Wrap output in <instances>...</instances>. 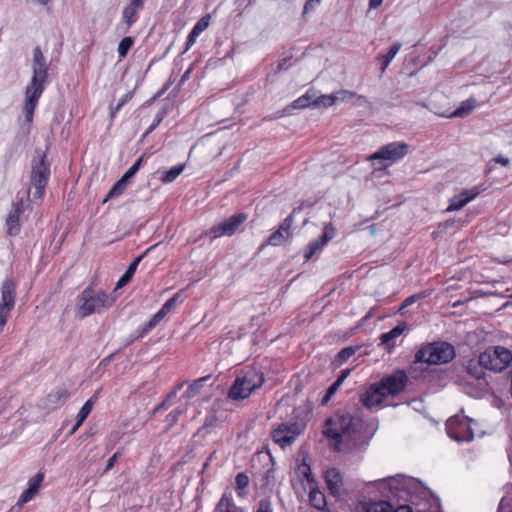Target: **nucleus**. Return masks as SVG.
<instances>
[{"label": "nucleus", "mask_w": 512, "mask_h": 512, "mask_svg": "<svg viewBox=\"0 0 512 512\" xmlns=\"http://www.w3.org/2000/svg\"><path fill=\"white\" fill-rule=\"evenodd\" d=\"M323 435L333 440L331 447L338 452L360 449L370 439L363 419L348 411H338L329 417L325 421Z\"/></svg>", "instance_id": "obj_1"}, {"label": "nucleus", "mask_w": 512, "mask_h": 512, "mask_svg": "<svg viewBox=\"0 0 512 512\" xmlns=\"http://www.w3.org/2000/svg\"><path fill=\"white\" fill-rule=\"evenodd\" d=\"M32 78L26 88L24 114L28 123L32 122L34 111L44 91L48 77V66L39 47L33 50Z\"/></svg>", "instance_id": "obj_2"}, {"label": "nucleus", "mask_w": 512, "mask_h": 512, "mask_svg": "<svg viewBox=\"0 0 512 512\" xmlns=\"http://www.w3.org/2000/svg\"><path fill=\"white\" fill-rule=\"evenodd\" d=\"M388 485L395 496L410 502L412 505H417L420 500L427 498L430 494V491L413 477L403 475L391 477Z\"/></svg>", "instance_id": "obj_3"}, {"label": "nucleus", "mask_w": 512, "mask_h": 512, "mask_svg": "<svg viewBox=\"0 0 512 512\" xmlns=\"http://www.w3.org/2000/svg\"><path fill=\"white\" fill-rule=\"evenodd\" d=\"M113 299L103 290L88 287L77 298L75 312L80 318L94 313H101L111 307Z\"/></svg>", "instance_id": "obj_4"}, {"label": "nucleus", "mask_w": 512, "mask_h": 512, "mask_svg": "<svg viewBox=\"0 0 512 512\" xmlns=\"http://www.w3.org/2000/svg\"><path fill=\"white\" fill-rule=\"evenodd\" d=\"M455 357L454 347L443 341L432 342L421 347L415 354L414 365L426 363L439 365L450 362Z\"/></svg>", "instance_id": "obj_5"}, {"label": "nucleus", "mask_w": 512, "mask_h": 512, "mask_svg": "<svg viewBox=\"0 0 512 512\" xmlns=\"http://www.w3.org/2000/svg\"><path fill=\"white\" fill-rule=\"evenodd\" d=\"M479 356L480 364L493 372L504 371L512 362V352L500 345L488 347Z\"/></svg>", "instance_id": "obj_6"}, {"label": "nucleus", "mask_w": 512, "mask_h": 512, "mask_svg": "<svg viewBox=\"0 0 512 512\" xmlns=\"http://www.w3.org/2000/svg\"><path fill=\"white\" fill-rule=\"evenodd\" d=\"M50 175L49 164L46 162L45 155L32 163L30 176L31 188L28 193L32 192L34 199H41Z\"/></svg>", "instance_id": "obj_7"}, {"label": "nucleus", "mask_w": 512, "mask_h": 512, "mask_svg": "<svg viewBox=\"0 0 512 512\" xmlns=\"http://www.w3.org/2000/svg\"><path fill=\"white\" fill-rule=\"evenodd\" d=\"M472 419L457 414L451 417L446 423L447 434L457 442H469L474 438V432L471 427Z\"/></svg>", "instance_id": "obj_8"}, {"label": "nucleus", "mask_w": 512, "mask_h": 512, "mask_svg": "<svg viewBox=\"0 0 512 512\" xmlns=\"http://www.w3.org/2000/svg\"><path fill=\"white\" fill-rule=\"evenodd\" d=\"M408 148V145L404 142H391L382 146L369 159L371 161H380V168L387 167L404 158L408 153Z\"/></svg>", "instance_id": "obj_9"}, {"label": "nucleus", "mask_w": 512, "mask_h": 512, "mask_svg": "<svg viewBox=\"0 0 512 512\" xmlns=\"http://www.w3.org/2000/svg\"><path fill=\"white\" fill-rule=\"evenodd\" d=\"M16 284L11 278H6L1 285L0 298V334L6 325L11 311L15 306Z\"/></svg>", "instance_id": "obj_10"}, {"label": "nucleus", "mask_w": 512, "mask_h": 512, "mask_svg": "<svg viewBox=\"0 0 512 512\" xmlns=\"http://www.w3.org/2000/svg\"><path fill=\"white\" fill-rule=\"evenodd\" d=\"M305 429V424L300 422L281 423L272 432V437L275 443L279 444L282 448L291 445L296 438L302 434Z\"/></svg>", "instance_id": "obj_11"}, {"label": "nucleus", "mask_w": 512, "mask_h": 512, "mask_svg": "<svg viewBox=\"0 0 512 512\" xmlns=\"http://www.w3.org/2000/svg\"><path fill=\"white\" fill-rule=\"evenodd\" d=\"M256 373L254 371L239 375L229 390L228 396L232 400L247 398L256 388Z\"/></svg>", "instance_id": "obj_12"}, {"label": "nucleus", "mask_w": 512, "mask_h": 512, "mask_svg": "<svg viewBox=\"0 0 512 512\" xmlns=\"http://www.w3.org/2000/svg\"><path fill=\"white\" fill-rule=\"evenodd\" d=\"M246 219L247 216L243 213L235 214L225 221L212 226L206 234L211 235L213 239L232 236Z\"/></svg>", "instance_id": "obj_13"}, {"label": "nucleus", "mask_w": 512, "mask_h": 512, "mask_svg": "<svg viewBox=\"0 0 512 512\" xmlns=\"http://www.w3.org/2000/svg\"><path fill=\"white\" fill-rule=\"evenodd\" d=\"M407 381L406 373L403 370H397L392 375L383 378L378 387L385 392V395H397L404 390Z\"/></svg>", "instance_id": "obj_14"}, {"label": "nucleus", "mask_w": 512, "mask_h": 512, "mask_svg": "<svg viewBox=\"0 0 512 512\" xmlns=\"http://www.w3.org/2000/svg\"><path fill=\"white\" fill-rule=\"evenodd\" d=\"M336 229L332 223L325 224L322 235L319 239L311 241L306 248L304 258L310 260L315 254L323 249V247L335 237Z\"/></svg>", "instance_id": "obj_15"}, {"label": "nucleus", "mask_w": 512, "mask_h": 512, "mask_svg": "<svg viewBox=\"0 0 512 512\" xmlns=\"http://www.w3.org/2000/svg\"><path fill=\"white\" fill-rule=\"evenodd\" d=\"M293 223L292 215L286 217L279 228L268 237L267 241L261 245L258 251L266 245L279 246L284 244L291 236V226Z\"/></svg>", "instance_id": "obj_16"}, {"label": "nucleus", "mask_w": 512, "mask_h": 512, "mask_svg": "<svg viewBox=\"0 0 512 512\" xmlns=\"http://www.w3.org/2000/svg\"><path fill=\"white\" fill-rule=\"evenodd\" d=\"M23 212V200H20L13 204L12 209L6 218V227L8 234L17 235L20 232V216Z\"/></svg>", "instance_id": "obj_17"}, {"label": "nucleus", "mask_w": 512, "mask_h": 512, "mask_svg": "<svg viewBox=\"0 0 512 512\" xmlns=\"http://www.w3.org/2000/svg\"><path fill=\"white\" fill-rule=\"evenodd\" d=\"M43 479V474L38 473L29 480L27 489L23 491L17 501V506L22 507L38 494Z\"/></svg>", "instance_id": "obj_18"}, {"label": "nucleus", "mask_w": 512, "mask_h": 512, "mask_svg": "<svg viewBox=\"0 0 512 512\" xmlns=\"http://www.w3.org/2000/svg\"><path fill=\"white\" fill-rule=\"evenodd\" d=\"M479 193L480 191L477 187H474L470 190H463L461 193L451 198L447 211L460 210L468 202L473 200Z\"/></svg>", "instance_id": "obj_19"}, {"label": "nucleus", "mask_w": 512, "mask_h": 512, "mask_svg": "<svg viewBox=\"0 0 512 512\" xmlns=\"http://www.w3.org/2000/svg\"><path fill=\"white\" fill-rule=\"evenodd\" d=\"M385 396V392L381 391V389L376 385L370 386L363 394L360 396V402L363 406L367 408H372L376 405L382 403L383 398Z\"/></svg>", "instance_id": "obj_20"}, {"label": "nucleus", "mask_w": 512, "mask_h": 512, "mask_svg": "<svg viewBox=\"0 0 512 512\" xmlns=\"http://www.w3.org/2000/svg\"><path fill=\"white\" fill-rule=\"evenodd\" d=\"M393 506L388 501L359 502L353 512H392Z\"/></svg>", "instance_id": "obj_21"}, {"label": "nucleus", "mask_w": 512, "mask_h": 512, "mask_svg": "<svg viewBox=\"0 0 512 512\" xmlns=\"http://www.w3.org/2000/svg\"><path fill=\"white\" fill-rule=\"evenodd\" d=\"M325 480L330 493L339 495L343 485L341 473L336 468H330L325 472Z\"/></svg>", "instance_id": "obj_22"}, {"label": "nucleus", "mask_w": 512, "mask_h": 512, "mask_svg": "<svg viewBox=\"0 0 512 512\" xmlns=\"http://www.w3.org/2000/svg\"><path fill=\"white\" fill-rule=\"evenodd\" d=\"M145 0H130V3L123 9L122 19L127 24V26H131L137 20V14L144 7Z\"/></svg>", "instance_id": "obj_23"}, {"label": "nucleus", "mask_w": 512, "mask_h": 512, "mask_svg": "<svg viewBox=\"0 0 512 512\" xmlns=\"http://www.w3.org/2000/svg\"><path fill=\"white\" fill-rule=\"evenodd\" d=\"M210 19H211L210 15L207 14V15L203 16L194 25L193 29L191 30V32L189 33V35L187 37L186 49H185L186 51L189 50L196 43L199 35L209 27Z\"/></svg>", "instance_id": "obj_24"}, {"label": "nucleus", "mask_w": 512, "mask_h": 512, "mask_svg": "<svg viewBox=\"0 0 512 512\" xmlns=\"http://www.w3.org/2000/svg\"><path fill=\"white\" fill-rule=\"evenodd\" d=\"M466 370L471 377L479 381V385L481 387L484 388L487 386V382L484 380V370L486 369L482 364H480V356L478 357V360H470Z\"/></svg>", "instance_id": "obj_25"}, {"label": "nucleus", "mask_w": 512, "mask_h": 512, "mask_svg": "<svg viewBox=\"0 0 512 512\" xmlns=\"http://www.w3.org/2000/svg\"><path fill=\"white\" fill-rule=\"evenodd\" d=\"M406 325L404 323L398 324L394 328H392L389 332L383 333L380 336L381 343L386 345L388 348H392L395 346V338L399 337L405 330Z\"/></svg>", "instance_id": "obj_26"}, {"label": "nucleus", "mask_w": 512, "mask_h": 512, "mask_svg": "<svg viewBox=\"0 0 512 512\" xmlns=\"http://www.w3.org/2000/svg\"><path fill=\"white\" fill-rule=\"evenodd\" d=\"M146 255V252L143 253L142 255L136 257L129 265L128 269L126 270V272L120 277V279L118 280L117 282V285H116V288H121L123 286H125L126 284H128L130 282V280L132 279L139 263L141 262V260L144 258V256Z\"/></svg>", "instance_id": "obj_27"}, {"label": "nucleus", "mask_w": 512, "mask_h": 512, "mask_svg": "<svg viewBox=\"0 0 512 512\" xmlns=\"http://www.w3.org/2000/svg\"><path fill=\"white\" fill-rule=\"evenodd\" d=\"M213 512H243V510L233 503L231 495L224 494Z\"/></svg>", "instance_id": "obj_28"}, {"label": "nucleus", "mask_w": 512, "mask_h": 512, "mask_svg": "<svg viewBox=\"0 0 512 512\" xmlns=\"http://www.w3.org/2000/svg\"><path fill=\"white\" fill-rule=\"evenodd\" d=\"M401 48V43L396 42L394 43L388 52L384 55L378 56V60L381 62V73H384L389 66L390 62L393 60L395 55L398 53V51Z\"/></svg>", "instance_id": "obj_29"}, {"label": "nucleus", "mask_w": 512, "mask_h": 512, "mask_svg": "<svg viewBox=\"0 0 512 512\" xmlns=\"http://www.w3.org/2000/svg\"><path fill=\"white\" fill-rule=\"evenodd\" d=\"M185 164H178L169 170L163 171L161 180L164 183H171L173 182L185 169Z\"/></svg>", "instance_id": "obj_30"}, {"label": "nucleus", "mask_w": 512, "mask_h": 512, "mask_svg": "<svg viewBox=\"0 0 512 512\" xmlns=\"http://www.w3.org/2000/svg\"><path fill=\"white\" fill-rule=\"evenodd\" d=\"M309 501L313 507L318 510H323L326 506V499L324 494L318 490H312L309 494Z\"/></svg>", "instance_id": "obj_31"}, {"label": "nucleus", "mask_w": 512, "mask_h": 512, "mask_svg": "<svg viewBox=\"0 0 512 512\" xmlns=\"http://www.w3.org/2000/svg\"><path fill=\"white\" fill-rule=\"evenodd\" d=\"M128 179H126L124 176H122L110 189L105 201L109 198H114L117 196H120L127 187Z\"/></svg>", "instance_id": "obj_32"}, {"label": "nucleus", "mask_w": 512, "mask_h": 512, "mask_svg": "<svg viewBox=\"0 0 512 512\" xmlns=\"http://www.w3.org/2000/svg\"><path fill=\"white\" fill-rule=\"evenodd\" d=\"M207 377L199 378L198 380L194 381L192 384L189 385L186 392L184 393L183 397L190 399L195 397L200 390L203 387L204 382L206 381Z\"/></svg>", "instance_id": "obj_33"}, {"label": "nucleus", "mask_w": 512, "mask_h": 512, "mask_svg": "<svg viewBox=\"0 0 512 512\" xmlns=\"http://www.w3.org/2000/svg\"><path fill=\"white\" fill-rule=\"evenodd\" d=\"M236 490L239 496L246 494V488L249 485V477L245 473H238L235 478Z\"/></svg>", "instance_id": "obj_34"}, {"label": "nucleus", "mask_w": 512, "mask_h": 512, "mask_svg": "<svg viewBox=\"0 0 512 512\" xmlns=\"http://www.w3.org/2000/svg\"><path fill=\"white\" fill-rule=\"evenodd\" d=\"M338 99H340L339 96L337 95H321L320 97H318L317 99H315L313 101V106L315 107H320V106H323V107H329V106H332L336 101H338Z\"/></svg>", "instance_id": "obj_35"}, {"label": "nucleus", "mask_w": 512, "mask_h": 512, "mask_svg": "<svg viewBox=\"0 0 512 512\" xmlns=\"http://www.w3.org/2000/svg\"><path fill=\"white\" fill-rule=\"evenodd\" d=\"M309 106H313V102L312 96L308 92L294 100L292 103V108L294 109H303Z\"/></svg>", "instance_id": "obj_36"}, {"label": "nucleus", "mask_w": 512, "mask_h": 512, "mask_svg": "<svg viewBox=\"0 0 512 512\" xmlns=\"http://www.w3.org/2000/svg\"><path fill=\"white\" fill-rule=\"evenodd\" d=\"M132 45H133V39L131 37H124L120 41L118 48H117L119 57L124 58L127 55L130 48L132 47Z\"/></svg>", "instance_id": "obj_37"}, {"label": "nucleus", "mask_w": 512, "mask_h": 512, "mask_svg": "<svg viewBox=\"0 0 512 512\" xmlns=\"http://www.w3.org/2000/svg\"><path fill=\"white\" fill-rule=\"evenodd\" d=\"M93 400L92 399H89L83 406L82 408L80 409V411L78 412L77 414V420L80 422V423H83L85 421V419L88 417V415L90 414V412L92 411V408H93Z\"/></svg>", "instance_id": "obj_38"}, {"label": "nucleus", "mask_w": 512, "mask_h": 512, "mask_svg": "<svg viewBox=\"0 0 512 512\" xmlns=\"http://www.w3.org/2000/svg\"><path fill=\"white\" fill-rule=\"evenodd\" d=\"M355 352L356 349L354 347H345L338 352L336 360L339 362V364H342L343 362L347 361L351 356H353Z\"/></svg>", "instance_id": "obj_39"}, {"label": "nucleus", "mask_w": 512, "mask_h": 512, "mask_svg": "<svg viewBox=\"0 0 512 512\" xmlns=\"http://www.w3.org/2000/svg\"><path fill=\"white\" fill-rule=\"evenodd\" d=\"M68 397H69V393H68L67 390L59 389V390L51 392L48 395V400L51 403H57V402H59V401H61L63 399H67Z\"/></svg>", "instance_id": "obj_40"}, {"label": "nucleus", "mask_w": 512, "mask_h": 512, "mask_svg": "<svg viewBox=\"0 0 512 512\" xmlns=\"http://www.w3.org/2000/svg\"><path fill=\"white\" fill-rule=\"evenodd\" d=\"M144 158L145 155H142L140 158H138L137 161L124 173L123 176L128 180L131 179L142 166Z\"/></svg>", "instance_id": "obj_41"}, {"label": "nucleus", "mask_w": 512, "mask_h": 512, "mask_svg": "<svg viewBox=\"0 0 512 512\" xmlns=\"http://www.w3.org/2000/svg\"><path fill=\"white\" fill-rule=\"evenodd\" d=\"M474 106L466 101V102H463L462 105L457 108L454 112H453V116L454 117H463L467 114H469L472 110H473Z\"/></svg>", "instance_id": "obj_42"}, {"label": "nucleus", "mask_w": 512, "mask_h": 512, "mask_svg": "<svg viewBox=\"0 0 512 512\" xmlns=\"http://www.w3.org/2000/svg\"><path fill=\"white\" fill-rule=\"evenodd\" d=\"M185 409L186 407H178L167 415L166 421L169 423V426L174 425L178 421L180 415L185 411Z\"/></svg>", "instance_id": "obj_43"}, {"label": "nucleus", "mask_w": 512, "mask_h": 512, "mask_svg": "<svg viewBox=\"0 0 512 512\" xmlns=\"http://www.w3.org/2000/svg\"><path fill=\"white\" fill-rule=\"evenodd\" d=\"M164 319V316L159 311L153 315V317L147 323V329L150 330L154 328L159 322Z\"/></svg>", "instance_id": "obj_44"}, {"label": "nucleus", "mask_w": 512, "mask_h": 512, "mask_svg": "<svg viewBox=\"0 0 512 512\" xmlns=\"http://www.w3.org/2000/svg\"><path fill=\"white\" fill-rule=\"evenodd\" d=\"M182 384H179L176 389H180ZM177 390L173 391L165 401H163L159 406L154 409V412H157L160 409H166L170 405V400L176 396Z\"/></svg>", "instance_id": "obj_45"}, {"label": "nucleus", "mask_w": 512, "mask_h": 512, "mask_svg": "<svg viewBox=\"0 0 512 512\" xmlns=\"http://www.w3.org/2000/svg\"><path fill=\"white\" fill-rule=\"evenodd\" d=\"M132 98V95L130 93H127L123 98H121L112 111V116L115 115L130 99Z\"/></svg>", "instance_id": "obj_46"}, {"label": "nucleus", "mask_w": 512, "mask_h": 512, "mask_svg": "<svg viewBox=\"0 0 512 512\" xmlns=\"http://www.w3.org/2000/svg\"><path fill=\"white\" fill-rule=\"evenodd\" d=\"M291 59H292L291 57L280 59L278 62L277 70L278 71L287 70L292 65Z\"/></svg>", "instance_id": "obj_47"}, {"label": "nucleus", "mask_w": 512, "mask_h": 512, "mask_svg": "<svg viewBox=\"0 0 512 512\" xmlns=\"http://www.w3.org/2000/svg\"><path fill=\"white\" fill-rule=\"evenodd\" d=\"M180 296H181V292H178L172 298L168 299L164 303L165 308H167L168 310L171 311V309L176 305V303L179 300Z\"/></svg>", "instance_id": "obj_48"}, {"label": "nucleus", "mask_w": 512, "mask_h": 512, "mask_svg": "<svg viewBox=\"0 0 512 512\" xmlns=\"http://www.w3.org/2000/svg\"><path fill=\"white\" fill-rule=\"evenodd\" d=\"M334 95H337L340 97L339 100L343 101V100H346L348 98H352L354 96H356V94L354 92H351V91H347V90H341V91H338L337 93H335Z\"/></svg>", "instance_id": "obj_49"}, {"label": "nucleus", "mask_w": 512, "mask_h": 512, "mask_svg": "<svg viewBox=\"0 0 512 512\" xmlns=\"http://www.w3.org/2000/svg\"><path fill=\"white\" fill-rule=\"evenodd\" d=\"M258 512H272L270 503L266 500H262L259 504Z\"/></svg>", "instance_id": "obj_50"}, {"label": "nucleus", "mask_w": 512, "mask_h": 512, "mask_svg": "<svg viewBox=\"0 0 512 512\" xmlns=\"http://www.w3.org/2000/svg\"><path fill=\"white\" fill-rule=\"evenodd\" d=\"M320 2L321 0H306V3L304 5V11L307 12L309 10H313L314 7Z\"/></svg>", "instance_id": "obj_51"}, {"label": "nucleus", "mask_w": 512, "mask_h": 512, "mask_svg": "<svg viewBox=\"0 0 512 512\" xmlns=\"http://www.w3.org/2000/svg\"><path fill=\"white\" fill-rule=\"evenodd\" d=\"M418 298H419L418 295H412V296L406 298L405 301L403 302L402 306H401V309H404V308L408 307L409 305L414 303Z\"/></svg>", "instance_id": "obj_52"}, {"label": "nucleus", "mask_w": 512, "mask_h": 512, "mask_svg": "<svg viewBox=\"0 0 512 512\" xmlns=\"http://www.w3.org/2000/svg\"><path fill=\"white\" fill-rule=\"evenodd\" d=\"M411 511H412V508L407 504L399 505L396 509L393 507V510H392V512H411Z\"/></svg>", "instance_id": "obj_53"}, {"label": "nucleus", "mask_w": 512, "mask_h": 512, "mask_svg": "<svg viewBox=\"0 0 512 512\" xmlns=\"http://www.w3.org/2000/svg\"><path fill=\"white\" fill-rule=\"evenodd\" d=\"M341 385L342 384L338 383V381L336 380L326 391L328 392V394H332L333 396Z\"/></svg>", "instance_id": "obj_54"}, {"label": "nucleus", "mask_w": 512, "mask_h": 512, "mask_svg": "<svg viewBox=\"0 0 512 512\" xmlns=\"http://www.w3.org/2000/svg\"><path fill=\"white\" fill-rule=\"evenodd\" d=\"M350 374V369H345L341 372L340 376L336 379L338 383H343L347 376Z\"/></svg>", "instance_id": "obj_55"}, {"label": "nucleus", "mask_w": 512, "mask_h": 512, "mask_svg": "<svg viewBox=\"0 0 512 512\" xmlns=\"http://www.w3.org/2000/svg\"><path fill=\"white\" fill-rule=\"evenodd\" d=\"M494 161H495L496 163H499V164L503 165V166H506V165H508V164H509V159H508V158H506V157H503V156H498V157H496V158L494 159Z\"/></svg>", "instance_id": "obj_56"}, {"label": "nucleus", "mask_w": 512, "mask_h": 512, "mask_svg": "<svg viewBox=\"0 0 512 512\" xmlns=\"http://www.w3.org/2000/svg\"><path fill=\"white\" fill-rule=\"evenodd\" d=\"M116 459H117V455H116V454H114V455H113V456L108 460L107 465H106V469H105L106 471L110 470V469L114 466V464H115V462H116Z\"/></svg>", "instance_id": "obj_57"}, {"label": "nucleus", "mask_w": 512, "mask_h": 512, "mask_svg": "<svg viewBox=\"0 0 512 512\" xmlns=\"http://www.w3.org/2000/svg\"><path fill=\"white\" fill-rule=\"evenodd\" d=\"M383 0H369V7L376 9L382 4Z\"/></svg>", "instance_id": "obj_58"}, {"label": "nucleus", "mask_w": 512, "mask_h": 512, "mask_svg": "<svg viewBox=\"0 0 512 512\" xmlns=\"http://www.w3.org/2000/svg\"><path fill=\"white\" fill-rule=\"evenodd\" d=\"M331 397H332V394H328V392L326 391V394L324 395V397L321 400V405H326L330 401Z\"/></svg>", "instance_id": "obj_59"}, {"label": "nucleus", "mask_w": 512, "mask_h": 512, "mask_svg": "<svg viewBox=\"0 0 512 512\" xmlns=\"http://www.w3.org/2000/svg\"><path fill=\"white\" fill-rule=\"evenodd\" d=\"M302 473L303 475L307 478V480H309V475H310V467L308 465H303V470H302Z\"/></svg>", "instance_id": "obj_60"}, {"label": "nucleus", "mask_w": 512, "mask_h": 512, "mask_svg": "<svg viewBox=\"0 0 512 512\" xmlns=\"http://www.w3.org/2000/svg\"><path fill=\"white\" fill-rule=\"evenodd\" d=\"M82 425L78 420L76 421L75 425H73V428L70 431V435L74 434L78 428Z\"/></svg>", "instance_id": "obj_61"}, {"label": "nucleus", "mask_w": 512, "mask_h": 512, "mask_svg": "<svg viewBox=\"0 0 512 512\" xmlns=\"http://www.w3.org/2000/svg\"><path fill=\"white\" fill-rule=\"evenodd\" d=\"M159 312L162 313V315L165 317L170 312V310L165 308V306L163 305Z\"/></svg>", "instance_id": "obj_62"}, {"label": "nucleus", "mask_w": 512, "mask_h": 512, "mask_svg": "<svg viewBox=\"0 0 512 512\" xmlns=\"http://www.w3.org/2000/svg\"><path fill=\"white\" fill-rule=\"evenodd\" d=\"M263 382H264L263 374L258 375L257 387L260 388Z\"/></svg>", "instance_id": "obj_63"}, {"label": "nucleus", "mask_w": 512, "mask_h": 512, "mask_svg": "<svg viewBox=\"0 0 512 512\" xmlns=\"http://www.w3.org/2000/svg\"><path fill=\"white\" fill-rule=\"evenodd\" d=\"M50 0H35L36 3L40 5H47Z\"/></svg>", "instance_id": "obj_64"}]
</instances>
